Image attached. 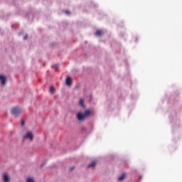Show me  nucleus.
<instances>
[{
	"label": "nucleus",
	"mask_w": 182,
	"mask_h": 182,
	"mask_svg": "<svg viewBox=\"0 0 182 182\" xmlns=\"http://www.w3.org/2000/svg\"><path fill=\"white\" fill-rule=\"evenodd\" d=\"M91 114L92 111L90 109H87L85 112L84 114L82 112H78L77 114V119L79 122H85V120L87 119V117H89V116Z\"/></svg>",
	"instance_id": "obj_1"
},
{
	"label": "nucleus",
	"mask_w": 182,
	"mask_h": 182,
	"mask_svg": "<svg viewBox=\"0 0 182 182\" xmlns=\"http://www.w3.org/2000/svg\"><path fill=\"white\" fill-rule=\"evenodd\" d=\"M22 112V109H21V108L18 107H15L14 108L11 109V113L14 116H15L16 117L18 115L21 114Z\"/></svg>",
	"instance_id": "obj_2"
},
{
	"label": "nucleus",
	"mask_w": 182,
	"mask_h": 182,
	"mask_svg": "<svg viewBox=\"0 0 182 182\" xmlns=\"http://www.w3.org/2000/svg\"><path fill=\"white\" fill-rule=\"evenodd\" d=\"M23 139H28L30 141H32L33 140V134L32 132H28L23 136Z\"/></svg>",
	"instance_id": "obj_3"
},
{
	"label": "nucleus",
	"mask_w": 182,
	"mask_h": 182,
	"mask_svg": "<svg viewBox=\"0 0 182 182\" xmlns=\"http://www.w3.org/2000/svg\"><path fill=\"white\" fill-rule=\"evenodd\" d=\"M0 82L3 85H6V77L5 75H0Z\"/></svg>",
	"instance_id": "obj_4"
},
{
	"label": "nucleus",
	"mask_w": 182,
	"mask_h": 182,
	"mask_svg": "<svg viewBox=\"0 0 182 182\" xmlns=\"http://www.w3.org/2000/svg\"><path fill=\"white\" fill-rule=\"evenodd\" d=\"M3 180H4V182H9L10 181L9 176L8 175V173H4Z\"/></svg>",
	"instance_id": "obj_5"
},
{
	"label": "nucleus",
	"mask_w": 182,
	"mask_h": 182,
	"mask_svg": "<svg viewBox=\"0 0 182 182\" xmlns=\"http://www.w3.org/2000/svg\"><path fill=\"white\" fill-rule=\"evenodd\" d=\"M66 85H68V86H70V85H72V77H68L66 78Z\"/></svg>",
	"instance_id": "obj_6"
},
{
	"label": "nucleus",
	"mask_w": 182,
	"mask_h": 182,
	"mask_svg": "<svg viewBox=\"0 0 182 182\" xmlns=\"http://www.w3.org/2000/svg\"><path fill=\"white\" fill-rule=\"evenodd\" d=\"M95 35L97 36H102V35H103V32L100 30H97L95 33Z\"/></svg>",
	"instance_id": "obj_7"
},
{
	"label": "nucleus",
	"mask_w": 182,
	"mask_h": 182,
	"mask_svg": "<svg viewBox=\"0 0 182 182\" xmlns=\"http://www.w3.org/2000/svg\"><path fill=\"white\" fill-rule=\"evenodd\" d=\"M79 105L83 107V106H85V100L81 98L79 101Z\"/></svg>",
	"instance_id": "obj_8"
},
{
	"label": "nucleus",
	"mask_w": 182,
	"mask_h": 182,
	"mask_svg": "<svg viewBox=\"0 0 182 182\" xmlns=\"http://www.w3.org/2000/svg\"><path fill=\"white\" fill-rule=\"evenodd\" d=\"M95 166H96V161H92L91 164H90L89 165H88V168H90V167H95Z\"/></svg>",
	"instance_id": "obj_9"
},
{
	"label": "nucleus",
	"mask_w": 182,
	"mask_h": 182,
	"mask_svg": "<svg viewBox=\"0 0 182 182\" xmlns=\"http://www.w3.org/2000/svg\"><path fill=\"white\" fill-rule=\"evenodd\" d=\"M125 177H126V174H122L121 176L118 178V181H122V180H124Z\"/></svg>",
	"instance_id": "obj_10"
},
{
	"label": "nucleus",
	"mask_w": 182,
	"mask_h": 182,
	"mask_svg": "<svg viewBox=\"0 0 182 182\" xmlns=\"http://www.w3.org/2000/svg\"><path fill=\"white\" fill-rule=\"evenodd\" d=\"M50 93H55V87L51 86L50 87Z\"/></svg>",
	"instance_id": "obj_11"
},
{
	"label": "nucleus",
	"mask_w": 182,
	"mask_h": 182,
	"mask_svg": "<svg viewBox=\"0 0 182 182\" xmlns=\"http://www.w3.org/2000/svg\"><path fill=\"white\" fill-rule=\"evenodd\" d=\"M27 182H34L33 178H27Z\"/></svg>",
	"instance_id": "obj_12"
},
{
	"label": "nucleus",
	"mask_w": 182,
	"mask_h": 182,
	"mask_svg": "<svg viewBox=\"0 0 182 182\" xmlns=\"http://www.w3.org/2000/svg\"><path fill=\"white\" fill-rule=\"evenodd\" d=\"M65 14H66L67 15H70V12L68 10H65Z\"/></svg>",
	"instance_id": "obj_13"
},
{
	"label": "nucleus",
	"mask_w": 182,
	"mask_h": 182,
	"mask_svg": "<svg viewBox=\"0 0 182 182\" xmlns=\"http://www.w3.org/2000/svg\"><path fill=\"white\" fill-rule=\"evenodd\" d=\"M53 68L55 70H58V65H53Z\"/></svg>",
	"instance_id": "obj_14"
},
{
	"label": "nucleus",
	"mask_w": 182,
	"mask_h": 182,
	"mask_svg": "<svg viewBox=\"0 0 182 182\" xmlns=\"http://www.w3.org/2000/svg\"><path fill=\"white\" fill-rule=\"evenodd\" d=\"M21 126L22 127L25 126V121L21 120Z\"/></svg>",
	"instance_id": "obj_15"
},
{
	"label": "nucleus",
	"mask_w": 182,
	"mask_h": 182,
	"mask_svg": "<svg viewBox=\"0 0 182 182\" xmlns=\"http://www.w3.org/2000/svg\"><path fill=\"white\" fill-rule=\"evenodd\" d=\"M73 170H75V167H71V168H70V171H73Z\"/></svg>",
	"instance_id": "obj_16"
},
{
	"label": "nucleus",
	"mask_w": 182,
	"mask_h": 182,
	"mask_svg": "<svg viewBox=\"0 0 182 182\" xmlns=\"http://www.w3.org/2000/svg\"><path fill=\"white\" fill-rule=\"evenodd\" d=\"M23 39H24V41H26L28 39V36H25Z\"/></svg>",
	"instance_id": "obj_17"
}]
</instances>
